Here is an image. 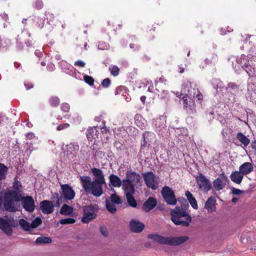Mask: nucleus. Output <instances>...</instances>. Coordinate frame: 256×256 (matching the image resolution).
I'll return each mask as SVG.
<instances>
[{
  "mask_svg": "<svg viewBox=\"0 0 256 256\" xmlns=\"http://www.w3.org/2000/svg\"><path fill=\"white\" fill-rule=\"evenodd\" d=\"M92 172L94 178L92 182L88 176H80V184L86 194H91L96 197L103 193L102 184L105 183L104 176L100 169L94 168Z\"/></svg>",
  "mask_w": 256,
  "mask_h": 256,
  "instance_id": "nucleus-1",
  "label": "nucleus"
},
{
  "mask_svg": "<svg viewBox=\"0 0 256 256\" xmlns=\"http://www.w3.org/2000/svg\"><path fill=\"white\" fill-rule=\"evenodd\" d=\"M142 178L140 175L135 172L130 170L126 174V178L123 180L122 188L124 191L128 204L133 208L137 206V203L133 195L135 187L141 186Z\"/></svg>",
  "mask_w": 256,
  "mask_h": 256,
  "instance_id": "nucleus-2",
  "label": "nucleus"
},
{
  "mask_svg": "<svg viewBox=\"0 0 256 256\" xmlns=\"http://www.w3.org/2000/svg\"><path fill=\"white\" fill-rule=\"evenodd\" d=\"M172 221L178 226H188L192 222V217L186 208L182 206H176L170 212Z\"/></svg>",
  "mask_w": 256,
  "mask_h": 256,
  "instance_id": "nucleus-3",
  "label": "nucleus"
},
{
  "mask_svg": "<svg viewBox=\"0 0 256 256\" xmlns=\"http://www.w3.org/2000/svg\"><path fill=\"white\" fill-rule=\"evenodd\" d=\"M148 238L168 246H176L182 244L189 240L188 236H163L156 234H150Z\"/></svg>",
  "mask_w": 256,
  "mask_h": 256,
  "instance_id": "nucleus-4",
  "label": "nucleus"
},
{
  "mask_svg": "<svg viewBox=\"0 0 256 256\" xmlns=\"http://www.w3.org/2000/svg\"><path fill=\"white\" fill-rule=\"evenodd\" d=\"M4 207L10 212H16L20 208V198L15 190L7 192L4 196Z\"/></svg>",
  "mask_w": 256,
  "mask_h": 256,
  "instance_id": "nucleus-5",
  "label": "nucleus"
},
{
  "mask_svg": "<svg viewBox=\"0 0 256 256\" xmlns=\"http://www.w3.org/2000/svg\"><path fill=\"white\" fill-rule=\"evenodd\" d=\"M18 226V222L12 216L0 218V229L8 236H10L12 233V228Z\"/></svg>",
  "mask_w": 256,
  "mask_h": 256,
  "instance_id": "nucleus-6",
  "label": "nucleus"
},
{
  "mask_svg": "<svg viewBox=\"0 0 256 256\" xmlns=\"http://www.w3.org/2000/svg\"><path fill=\"white\" fill-rule=\"evenodd\" d=\"M98 208L96 205H89L84 206V215L82 222L86 224L95 219L97 216Z\"/></svg>",
  "mask_w": 256,
  "mask_h": 256,
  "instance_id": "nucleus-7",
  "label": "nucleus"
},
{
  "mask_svg": "<svg viewBox=\"0 0 256 256\" xmlns=\"http://www.w3.org/2000/svg\"><path fill=\"white\" fill-rule=\"evenodd\" d=\"M161 194L164 200L168 204L174 206L176 204L177 200L174 192L172 188L168 186L162 188Z\"/></svg>",
  "mask_w": 256,
  "mask_h": 256,
  "instance_id": "nucleus-8",
  "label": "nucleus"
},
{
  "mask_svg": "<svg viewBox=\"0 0 256 256\" xmlns=\"http://www.w3.org/2000/svg\"><path fill=\"white\" fill-rule=\"evenodd\" d=\"M142 174L145 184L148 188L154 190L158 188V178L152 172H146Z\"/></svg>",
  "mask_w": 256,
  "mask_h": 256,
  "instance_id": "nucleus-9",
  "label": "nucleus"
},
{
  "mask_svg": "<svg viewBox=\"0 0 256 256\" xmlns=\"http://www.w3.org/2000/svg\"><path fill=\"white\" fill-rule=\"evenodd\" d=\"M196 180L199 188L204 192L209 191L212 188L209 180L202 174L196 177Z\"/></svg>",
  "mask_w": 256,
  "mask_h": 256,
  "instance_id": "nucleus-10",
  "label": "nucleus"
},
{
  "mask_svg": "<svg viewBox=\"0 0 256 256\" xmlns=\"http://www.w3.org/2000/svg\"><path fill=\"white\" fill-rule=\"evenodd\" d=\"M61 189L64 198L69 200L74 198L76 194L70 186L67 184H61Z\"/></svg>",
  "mask_w": 256,
  "mask_h": 256,
  "instance_id": "nucleus-11",
  "label": "nucleus"
},
{
  "mask_svg": "<svg viewBox=\"0 0 256 256\" xmlns=\"http://www.w3.org/2000/svg\"><path fill=\"white\" fill-rule=\"evenodd\" d=\"M20 201L23 208L27 212H34L35 208L34 200L31 196L22 197Z\"/></svg>",
  "mask_w": 256,
  "mask_h": 256,
  "instance_id": "nucleus-12",
  "label": "nucleus"
},
{
  "mask_svg": "<svg viewBox=\"0 0 256 256\" xmlns=\"http://www.w3.org/2000/svg\"><path fill=\"white\" fill-rule=\"evenodd\" d=\"M79 150V146L75 143L72 142L66 145V152L69 158H75Z\"/></svg>",
  "mask_w": 256,
  "mask_h": 256,
  "instance_id": "nucleus-13",
  "label": "nucleus"
},
{
  "mask_svg": "<svg viewBox=\"0 0 256 256\" xmlns=\"http://www.w3.org/2000/svg\"><path fill=\"white\" fill-rule=\"evenodd\" d=\"M130 228L132 231L139 233L144 228V224L136 219H132L130 222Z\"/></svg>",
  "mask_w": 256,
  "mask_h": 256,
  "instance_id": "nucleus-14",
  "label": "nucleus"
},
{
  "mask_svg": "<svg viewBox=\"0 0 256 256\" xmlns=\"http://www.w3.org/2000/svg\"><path fill=\"white\" fill-rule=\"evenodd\" d=\"M54 204L52 201L43 200L40 203L42 211L45 214H50L54 212Z\"/></svg>",
  "mask_w": 256,
  "mask_h": 256,
  "instance_id": "nucleus-15",
  "label": "nucleus"
},
{
  "mask_svg": "<svg viewBox=\"0 0 256 256\" xmlns=\"http://www.w3.org/2000/svg\"><path fill=\"white\" fill-rule=\"evenodd\" d=\"M157 204V202L153 197H150L144 204L142 210L146 212L152 210Z\"/></svg>",
  "mask_w": 256,
  "mask_h": 256,
  "instance_id": "nucleus-16",
  "label": "nucleus"
},
{
  "mask_svg": "<svg viewBox=\"0 0 256 256\" xmlns=\"http://www.w3.org/2000/svg\"><path fill=\"white\" fill-rule=\"evenodd\" d=\"M254 170V167L250 162H246L240 166L239 167V171L243 175H246L250 174Z\"/></svg>",
  "mask_w": 256,
  "mask_h": 256,
  "instance_id": "nucleus-17",
  "label": "nucleus"
},
{
  "mask_svg": "<svg viewBox=\"0 0 256 256\" xmlns=\"http://www.w3.org/2000/svg\"><path fill=\"white\" fill-rule=\"evenodd\" d=\"M98 127H93L89 128L87 130L86 136L88 139L92 142L93 140H95L98 138Z\"/></svg>",
  "mask_w": 256,
  "mask_h": 256,
  "instance_id": "nucleus-18",
  "label": "nucleus"
},
{
  "mask_svg": "<svg viewBox=\"0 0 256 256\" xmlns=\"http://www.w3.org/2000/svg\"><path fill=\"white\" fill-rule=\"evenodd\" d=\"M236 62L242 66V68L246 67V66L253 63L251 56H246L244 54L241 55L240 58L236 60Z\"/></svg>",
  "mask_w": 256,
  "mask_h": 256,
  "instance_id": "nucleus-19",
  "label": "nucleus"
},
{
  "mask_svg": "<svg viewBox=\"0 0 256 256\" xmlns=\"http://www.w3.org/2000/svg\"><path fill=\"white\" fill-rule=\"evenodd\" d=\"M244 176L240 171L236 170L231 174L230 178L234 182L240 184Z\"/></svg>",
  "mask_w": 256,
  "mask_h": 256,
  "instance_id": "nucleus-20",
  "label": "nucleus"
},
{
  "mask_svg": "<svg viewBox=\"0 0 256 256\" xmlns=\"http://www.w3.org/2000/svg\"><path fill=\"white\" fill-rule=\"evenodd\" d=\"M216 200L212 196H210L205 204V208L210 212L216 210Z\"/></svg>",
  "mask_w": 256,
  "mask_h": 256,
  "instance_id": "nucleus-21",
  "label": "nucleus"
},
{
  "mask_svg": "<svg viewBox=\"0 0 256 256\" xmlns=\"http://www.w3.org/2000/svg\"><path fill=\"white\" fill-rule=\"evenodd\" d=\"M135 124L141 129H143L146 126V121L140 114H137L134 116Z\"/></svg>",
  "mask_w": 256,
  "mask_h": 256,
  "instance_id": "nucleus-22",
  "label": "nucleus"
},
{
  "mask_svg": "<svg viewBox=\"0 0 256 256\" xmlns=\"http://www.w3.org/2000/svg\"><path fill=\"white\" fill-rule=\"evenodd\" d=\"M182 86L185 92H188V94L192 96H194L196 91L198 92V89L194 88L192 91V90L190 88L191 86V82L188 80L184 81L183 83Z\"/></svg>",
  "mask_w": 256,
  "mask_h": 256,
  "instance_id": "nucleus-23",
  "label": "nucleus"
},
{
  "mask_svg": "<svg viewBox=\"0 0 256 256\" xmlns=\"http://www.w3.org/2000/svg\"><path fill=\"white\" fill-rule=\"evenodd\" d=\"M73 211L74 209L72 206L64 204L61 208L60 212L62 215L70 216L73 212Z\"/></svg>",
  "mask_w": 256,
  "mask_h": 256,
  "instance_id": "nucleus-24",
  "label": "nucleus"
},
{
  "mask_svg": "<svg viewBox=\"0 0 256 256\" xmlns=\"http://www.w3.org/2000/svg\"><path fill=\"white\" fill-rule=\"evenodd\" d=\"M226 184L221 180L220 178H217L213 182L214 187L216 190H220L223 189Z\"/></svg>",
  "mask_w": 256,
  "mask_h": 256,
  "instance_id": "nucleus-25",
  "label": "nucleus"
},
{
  "mask_svg": "<svg viewBox=\"0 0 256 256\" xmlns=\"http://www.w3.org/2000/svg\"><path fill=\"white\" fill-rule=\"evenodd\" d=\"M236 138L244 146H246L249 144L250 140L242 133L238 132L236 135Z\"/></svg>",
  "mask_w": 256,
  "mask_h": 256,
  "instance_id": "nucleus-26",
  "label": "nucleus"
},
{
  "mask_svg": "<svg viewBox=\"0 0 256 256\" xmlns=\"http://www.w3.org/2000/svg\"><path fill=\"white\" fill-rule=\"evenodd\" d=\"M18 224L20 226V228L24 231H30V224L28 222L26 221L25 220L22 218L18 222Z\"/></svg>",
  "mask_w": 256,
  "mask_h": 256,
  "instance_id": "nucleus-27",
  "label": "nucleus"
},
{
  "mask_svg": "<svg viewBox=\"0 0 256 256\" xmlns=\"http://www.w3.org/2000/svg\"><path fill=\"white\" fill-rule=\"evenodd\" d=\"M54 206H59L63 202V198L61 196H60L58 194L56 193L54 197L53 201Z\"/></svg>",
  "mask_w": 256,
  "mask_h": 256,
  "instance_id": "nucleus-28",
  "label": "nucleus"
},
{
  "mask_svg": "<svg viewBox=\"0 0 256 256\" xmlns=\"http://www.w3.org/2000/svg\"><path fill=\"white\" fill-rule=\"evenodd\" d=\"M52 239L48 237L40 236L36 240V244H50L52 242Z\"/></svg>",
  "mask_w": 256,
  "mask_h": 256,
  "instance_id": "nucleus-29",
  "label": "nucleus"
},
{
  "mask_svg": "<svg viewBox=\"0 0 256 256\" xmlns=\"http://www.w3.org/2000/svg\"><path fill=\"white\" fill-rule=\"evenodd\" d=\"M238 89V86L232 82L229 83L226 88V91L231 93H234L237 92Z\"/></svg>",
  "mask_w": 256,
  "mask_h": 256,
  "instance_id": "nucleus-30",
  "label": "nucleus"
},
{
  "mask_svg": "<svg viewBox=\"0 0 256 256\" xmlns=\"http://www.w3.org/2000/svg\"><path fill=\"white\" fill-rule=\"evenodd\" d=\"M246 73L249 75V76H252L255 72V68L254 67V64H249L248 66H246V67L242 68Z\"/></svg>",
  "mask_w": 256,
  "mask_h": 256,
  "instance_id": "nucleus-31",
  "label": "nucleus"
},
{
  "mask_svg": "<svg viewBox=\"0 0 256 256\" xmlns=\"http://www.w3.org/2000/svg\"><path fill=\"white\" fill-rule=\"evenodd\" d=\"M128 89L124 86H120L116 88L115 91V94H122V96H125L124 94H127Z\"/></svg>",
  "mask_w": 256,
  "mask_h": 256,
  "instance_id": "nucleus-32",
  "label": "nucleus"
},
{
  "mask_svg": "<svg viewBox=\"0 0 256 256\" xmlns=\"http://www.w3.org/2000/svg\"><path fill=\"white\" fill-rule=\"evenodd\" d=\"M7 171V167L4 164H0V180H3L6 178Z\"/></svg>",
  "mask_w": 256,
  "mask_h": 256,
  "instance_id": "nucleus-33",
  "label": "nucleus"
},
{
  "mask_svg": "<svg viewBox=\"0 0 256 256\" xmlns=\"http://www.w3.org/2000/svg\"><path fill=\"white\" fill-rule=\"evenodd\" d=\"M42 223V220L37 217L30 224L31 230H32L34 228H37L40 224Z\"/></svg>",
  "mask_w": 256,
  "mask_h": 256,
  "instance_id": "nucleus-34",
  "label": "nucleus"
},
{
  "mask_svg": "<svg viewBox=\"0 0 256 256\" xmlns=\"http://www.w3.org/2000/svg\"><path fill=\"white\" fill-rule=\"evenodd\" d=\"M122 184L120 179L117 176L113 174V187H120Z\"/></svg>",
  "mask_w": 256,
  "mask_h": 256,
  "instance_id": "nucleus-35",
  "label": "nucleus"
},
{
  "mask_svg": "<svg viewBox=\"0 0 256 256\" xmlns=\"http://www.w3.org/2000/svg\"><path fill=\"white\" fill-rule=\"evenodd\" d=\"M76 222V220L74 218H66L61 219L60 221L62 224H72Z\"/></svg>",
  "mask_w": 256,
  "mask_h": 256,
  "instance_id": "nucleus-36",
  "label": "nucleus"
},
{
  "mask_svg": "<svg viewBox=\"0 0 256 256\" xmlns=\"http://www.w3.org/2000/svg\"><path fill=\"white\" fill-rule=\"evenodd\" d=\"M152 123L156 128H162L164 125L162 120L160 118H157L154 120Z\"/></svg>",
  "mask_w": 256,
  "mask_h": 256,
  "instance_id": "nucleus-37",
  "label": "nucleus"
},
{
  "mask_svg": "<svg viewBox=\"0 0 256 256\" xmlns=\"http://www.w3.org/2000/svg\"><path fill=\"white\" fill-rule=\"evenodd\" d=\"M50 102L52 106H56L59 104L60 100L58 97L53 96L50 99Z\"/></svg>",
  "mask_w": 256,
  "mask_h": 256,
  "instance_id": "nucleus-38",
  "label": "nucleus"
},
{
  "mask_svg": "<svg viewBox=\"0 0 256 256\" xmlns=\"http://www.w3.org/2000/svg\"><path fill=\"white\" fill-rule=\"evenodd\" d=\"M120 204L122 203L120 198L116 193H113V204Z\"/></svg>",
  "mask_w": 256,
  "mask_h": 256,
  "instance_id": "nucleus-39",
  "label": "nucleus"
},
{
  "mask_svg": "<svg viewBox=\"0 0 256 256\" xmlns=\"http://www.w3.org/2000/svg\"><path fill=\"white\" fill-rule=\"evenodd\" d=\"M111 84V80L108 78H106L104 79L102 82V86L104 88H106L110 86Z\"/></svg>",
  "mask_w": 256,
  "mask_h": 256,
  "instance_id": "nucleus-40",
  "label": "nucleus"
},
{
  "mask_svg": "<svg viewBox=\"0 0 256 256\" xmlns=\"http://www.w3.org/2000/svg\"><path fill=\"white\" fill-rule=\"evenodd\" d=\"M84 81L90 86L93 85L94 80L92 77L88 76H85L84 77Z\"/></svg>",
  "mask_w": 256,
  "mask_h": 256,
  "instance_id": "nucleus-41",
  "label": "nucleus"
},
{
  "mask_svg": "<svg viewBox=\"0 0 256 256\" xmlns=\"http://www.w3.org/2000/svg\"><path fill=\"white\" fill-rule=\"evenodd\" d=\"M191 206L194 209L197 210L198 208V206L197 204V202L194 198L188 200Z\"/></svg>",
  "mask_w": 256,
  "mask_h": 256,
  "instance_id": "nucleus-42",
  "label": "nucleus"
},
{
  "mask_svg": "<svg viewBox=\"0 0 256 256\" xmlns=\"http://www.w3.org/2000/svg\"><path fill=\"white\" fill-rule=\"evenodd\" d=\"M146 85L148 86V90L150 92H154V87L152 84V81H148Z\"/></svg>",
  "mask_w": 256,
  "mask_h": 256,
  "instance_id": "nucleus-43",
  "label": "nucleus"
},
{
  "mask_svg": "<svg viewBox=\"0 0 256 256\" xmlns=\"http://www.w3.org/2000/svg\"><path fill=\"white\" fill-rule=\"evenodd\" d=\"M158 96L162 99L168 98L169 97L168 92L166 90H162L160 94H159Z\"/></svg>",
  "mask_w": 256,
  "mask_h": 256,
  "instance_id": "nucleus-44",
  "label": "nucleus"
},
{
  "mask_svg": "<svg viewBox=\"0 0 256 256\" xmlns=\"http://www.w3.org/2000/svg\"><path fill=\"white\" fill-rule=\"evenodd\" d=\"M61 109L64 112H68L70 109V105L66 103L62 104Z\"/></svg>",
  "mask_w": 256,
  "mask_h": 256,
  "instance_id": "nucleus-45",
  "label": "nucleus"
},
{
  "mask_svg": "<svg viewBox=\"0 0 256 256\" xmlns=\"http://www.w3.org/2000/svg\"><path fill=\"white\" fill-rule=\"evenodd\" d=\"M70 126V124L68 123L60 124L57 126L56 130L58 131L64 130V128H68Z\"/></svg>",
  "mask_w": 256,
  "mask_h": 256,
  "instance_id": "nucleus-46",
  "label": "nucleus"
},
{
  "mask_svg": "<svg viewBox=\"0 0 256 256\" xmlns=\"http://www.w3.org/2000/svg\"><path fill=\"white\" fill-rule=\"evenodd\" d=\"M182 100L183 101L184 108L187 110L188 103V95L184 96L182 97Z\"/></svg>",
  "mask_w": 256,
  "mask_h": 256,
  "instance_id": "nucleus-47",
  "label": "nucleus"
},
{
  "mask_svg": "<svg viewBox=\"0 0 256 256\" xmlns=\"http://www.w3.org/2000/svg\"><path fill=\"white\" fill-rule=\"evenodd\" d=\"M85 65L86 63L81 60H78L74 62V66H76L84 68L85 66Z\"/></svg>",
  "mask_w": 256,
  "mask_h": 256,
  "instance_id": "nucleus-48",
  "label": "nucleus"
},
{
  "mask_svg": "<svg viewBox=\"0 0 256 256\" xmlns=\"http://www.w3.org/2000/svg\"><path fill=\"white\" fill-rule=\"evenodd\" d=\"M243 192L239 189L233 188L232 189V193L236 196H239L242 194Z\"/></svg>",
  "mask_w": 256,
  "mask_h": 256,
  "instance_id": "nucleus-49",
  "label": "nucleus"
},
{
  "mask_svg": "<svg viewBox=\"0 0 256 256\" xmlns=\"http://www.w3.org/2000/svg\"><path fill=\"white\" fill-rule=\"evenodd\" d=\"M218 60L217 56L214 55L212 56V60H208V58H206L205 60V61L206 63H212V62H216Z\"/></svg>",
  "mask_w": 256,
  "mask_h": 256,
  "instance_id": "nucleus-50",
  "label": "nucleus"
},
{
  "mask_svg": "<svg viewBox=\"0 0 256 256\" xmlns=\"http://www.w3.org/2000/svg\"><path fill=\"white\" fill-rule=\"evenodd\" d=\"M220 176V180H222V182H224L226 184V182H228V179L224 172L221 174Z\"/></svg>",
  "mask_w": 256,
  "mask_h": 256,
  "instance_id": "nucleus-51",
  "label": "nucleus"
},
{
  "mask_svg": "<svg viewBox=\"0 0 256 256\" xmlns=\"http://www.w3.org/2000/svg\"><path fill=\"white\" fill-rule=\"evenodd\" d=\"M100 230L102 234L104 236H107L108 235V230L104 226H100Z\"/></svg>",
  "mask_w": 256,
  "mask_h": 256,
  "instance_id": "nucleus-52",
  "label": "nucleus"
},
{
  "mask_svg": "<svg viewBox=\"0 0 256 256\" xmlns=\"http://www.w3.org/2000/svg\"><path fill=\"white\" fill-rule=\"evenodd\" d=\"M108 46H107V44H105L104 42H102V43L100 44L98 46V48H100V50L107 49L108 48Z\"/></svg>",
  "mask_w": 256,
  "mask_h": 256,
  "instance_id": "nucleus-53",
  "label": "nucleus"
},
{
  "mask_svg": "<svg viewBox=\"0 0 256 256\" xmlns=\"http://www.w3.org/2000/svg\"><path fill=\"white\" fill-rule=\"evenodd\" d=\"M119 69L116 66H113V76H118Z\"/></svg>",
  "mask_w": 256,
  "mask_h": 256,
  "instance_id": "nucleus-54",
  "label": "nucleus"
},
{
  "mask_svg": "<svg viewBox=\"0 0 256 256\" xmlns=\"http://www.w3.org/2000/svg\"><path fill=\"white\" fill-rule=\"evenodd\" d=\"M26 136L28 139L32 140L34 138L35 136L34 133L29 132L26 134Z\"/></svg>",
  "mask_w": 256,
  "mask_h": 256,
  "instance_id": "nucleus-55",
  "label": "nucleus"
},
{
  "mask_svg": "<svg viewBox=\"0 0 256 256\" xmlns=\"http://www.w3.org/2000/svg\"><path fill=\"white\" fill-rule=\"evenodd\" d=\"M106 128H102V137L104 138H106L107 140L108 139V136H107Z\"/></svg>",
  "mask_w": 256,
  "mask_h": 256,
  "instance_id": "nucleus-56",
  "label": "nucleus"
},
{
  "mask_svg": "<svg viewBox=\"0 0 256 256\" xmlns=\"http://www.w3.org/2000/svg\"><path fill=\"white\" fill-rule=\"evenodd\" d=\"M185 194L188 200L194 198L192 194L188 190L186 192Z\"/></svg>",
  "mask_w": 256,
  "mask_h": 256,
  "instance_id": "nucleus-57",
  "label": "nucleus"
},
{
  "mask_svg": "<svg viewBox=\"0 0 256 256\" xmlns=\"http://www.w3.org/2000/svg\"><path fill=\"white\" fill-rule=\"evenodd\" d=\"M42 6V2L40 0H38L36 2V6L38 8H40Z\"/></svg>",
  "mask_w": 256,
  "mask_h": 256,
  "instance_id": "nucleus-58",
  "label": "nucleus"
},
{
  "mask_svg": "<svg viewBox=\"0 0 256 256\" xmlns=\"http://www.w3.org/2000/svg\"><path fill=\"white\" fill-rule=\"evenodd\" d=\"M146 134H143L144 141L142 143V146H141V148H144V147H146V146H147V142H146V141L145 140V136H146Z\"/></svg>",
  "mask_w": 256,
  "mask_h": 256,
  "instance_id": "nucleus-59",
  "label": "nucleus"
},
{
  "mask_svg": "<svg viewBox=\"0 0 256 256\" xmlns=\"http://www.w3.org/2000/svg\"><path fill=\"white\" fill-rule=\"evenodd\" d=\"M166 79L164 78V77L163 76H162L160 77V78H159V80H156L155 81V83H156V86L158 84V82H166Z\"/></svg>",
  "mask_w": 256,
  "mask_h": 256,
  "instance_id": "nucleus-60",
  "label": "nucleus"
},
{
  "mask_svg": "<svg viewBox=\"0 0 256 256\" xmlns=\"http://www.w3.org/2000/svg\"><path fill=\"white\" fill-rule=\"evenodd\" d=\"M54 68H55L54 65L52 64H48V70H51V71L54 70Z\"/></svg>",
  "mask_w": 256,
  "mask_h": 256,
  "instance_id": "nucleus-61",
  "label": "nucleus"
},
{
  "mask_svg": "<svg viewBox=\"0 0 256 256\" xmlns=\"http://www.w3.org/2000/svg\"><path fill=\"white\" fill-rule=\"evenodd\" d=\"M124 95H126L125 96H123L124 98L126 100L127 102H130V100H131V98L130 96H129V95L126 94H124Z\"/></svg>",
  "mask_w": 256,
  "mask_h": 256,
  "instance_id": "nucleus-62",
  "label": "nucleus"
},
{
  "mask_svg": "<svg viewBox=\"0 0 256 256\" xmlns=\"http://www.w3.org/2000/svg\"><path fill=\"white\" fill-rule=\"evenodd\" d=\"M106 208L108 212L112 213V206L110 205L108 203H106Z\"/></svg>",
  "mask_w": 256,
  "mask_h": 256,
  "instance_id": "nucleus-63",
  "label": "nucleus"
},
{
  "mask_svg": "<svg viewBox=\"0 0 256 256\" xmlns=\"http://www.w3.org/2000/svg\"><path fill=\"white\" fill-rule=\"evenodd\" d=\"M178 68L180 70L179 72L180 73L182 74V73H183L184 72V68H182V66H178Z\"/></svg>",
  "mask_w": 256,
  "mask_h": 256,
  "instance_id": "nucleus-64",
  "label": "nucleus"
}]
</instances>
